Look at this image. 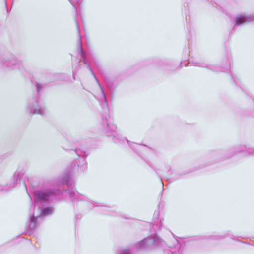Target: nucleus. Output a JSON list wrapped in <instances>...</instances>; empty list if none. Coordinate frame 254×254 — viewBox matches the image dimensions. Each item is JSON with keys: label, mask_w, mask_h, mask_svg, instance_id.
Listing matches in <instances>:
<instances>
[{"label": "nucleus", "mask_w": 254, "mask_h": 254, "mask_svg": "<svg viewBox=\"0 0 254 254\" xmlns=\"http://www.w3.org/2000/svg\"><path fill=\"white\" fill-rule=\"evenodd\" d=\"M99 127L107 137H111L112 140L117 143H121L126 141L129 147L139 157L156 173L157 170L149 161L151 157L157 155L156 150L143 144L131 142L127 139L123 138L117 131L116 126L111 123L109 115H102L99 123Z\"/></svg>", "instance_id": "obj_1"}, {"label": "nucleus", "mask_w": 254, "mask_h": 254, "mask_svg": "<svg viewBox=\"0 0 254 254\" xmlns=\"http://www.w3.org/2000/svg\"><path fill=\"white\" fill-rule=\"evenodd\" d=\"M33 198L35 203L34 207L44 205L46 203H54L57 201L64 199L68 197L72 203L74 209H78V202L80 201H86L88 206L92 204L88 201L86 195L79 193L75 189L69 188L61 191L60 190H54L48 188H42L35 190L33 192Z\"/></svg>", "instance_id": "obj_2"}, {"label": "nucleus", "mask_w": 254, "mask_h": 254, "mask_svg": "<svg viewBox=\"0 0 254 254\" xmlns=\"http://www.w3.org/2000/svg\"><path fill=\"white\" fill-rule=\"evenodd\" d=\"M73 151L77 156V160H73L67 167L64 174L61 178V182L68 186H72L75 184L73 173L77 171L79 167L81 171L84 172L87 169V162L86 160L88 152L85 149L76 147Z\"/></svg>", "instance_id": "obj_3"}, {"label": "nucleus", "mask_w": 254, "mask_h": 254, "mask_svg": "<svg viewBox=\"0 0 254 254\" xmlns=\"http://www.w3.org/2000/svg\"><path fill=\"white\" fill-rule=\"evenodd\" d=\"M166 243L158 235L147 237L135 244L133 246L118 249L116 254H135V249L153 250L164 248Z\"/></svg>", "instance_id": "obj_4"}, {"label": "nucleus", "mask_w": 254, "mask_h": 254, "mask_svg": "<svg viewBox=\"0 0 254 254\" xmlns=\"http://www.w3.org/2000/svg\"><path fill=\"white\" fill-rule=\"evenodd\" d=\"M243 152H246L250 155H254V146H251L249 144L247 145H240L227 150H216L211 153L209 157L211 163H214Z\"/></svg>", "instance_id": "obj_5"}, {"label": "nucleus", "mask_w": 254, "mask_h": 254, "mask_svg": "<svg viewBox=\"0 0 254 254\" xmlns=\"http://www.w3.org/2000/svg\"><path fill=\"white\" fill-rule=\"evenodd\" d=\"M0 68L6 71H18L23 76H26L28 74L22 61L17 55L14 54L1 56Z\"/></svg>", "instance_id": "obj_6"}, {"label": "nucleus", "mask_w": 254, "mask_h": 254, "mask_svg": "<svg viewBox=\"0 0 254 254\" xmlns=\"http://www.w3.org/2000/svg\"><path fill=\"white\" fill-rule=\"evenodd\" d=\"M76 24L77 29V32L79 35V52L80 56L81 58L83 59V61L84 63V64L86 65H87V68L91 72V74L93 76L94 79H95L100 89V93L98 95H95L94 96L95 98L97 99V100L100 103L101 106L103 108L105 109H108V103H107V100L106 98V94L105 92L103 90V87L102 86L101 84H100L99 81L98 80V78L96 76L95 73H94L91 66L88 61V60L86 59V54L85 51H83L82 47V44H81V36L80 34V29H79V23L78 21L76 20Z\"/></svg>", "instance_id": "obj_7"}, {"label": "nucleus", "mask_w": 254, "mask_h": 254, "mask_svg": "<svg viewBox=\"0 0 254 254\" xmlns=\"http://www.w3.org/2000/svg\"><path fill=\"white\" fill-rule=\"evenodd\" d=\"M231 60V55H227L224 60L225 65L222 67H218L216 65L208 64L204 61L196 59L189 61L188 62V64L190 66H195L202 68H206L213 71L225 72L226 71L230 70Z\"/></svg>", "instance_id": "obj_8"}, {"label": "nucleus", "mask_w": 254, "mask_h": 254, "mask_svg": "<svg viewBox=\"0 0 254 254\" xmlns=\"http://www.w3.org/2000/svg\"><path fill=\"white\" fill-rule=\"evenodd\" d=\"M53 203H46L44 205L37 206L36 208L34 207L33 213L30 216L29 222H37L42 217L53 214L55 208Z\"/></svg>", "instance_id": "obj_9"}, {"label": "nucleus", "mask_w": 254, "mask_h": 254, "mask_svg": "<svg viewBox=\"0 0 254 254\" xmlns=\"http://www.w3.org/2000/svg\"><path fill=\"white\" fill-rule=\"evenodd\" d=\"M88 201L91 202L92 204V206H88L86 201H80L78 202V209H74L75 210L78 211L80 209V207L83 206L85 209H90L92 208H95L97 209L96 211L98 212L101 213L102 214L105 215H109L114 216L117 215V212L112 207L105 206V205H99L98 203L92 201L87 196Z\"/></svg>", "instance_id": "obj_10"}, {"label": "nucleus", "mask_w": 254, "mask_h": 254, "mask_svg": "<svg viewBox=\"0 0 254 254\" xmlns=\"http://www.w3.org/2000/svg\"><path fill=\"white\" fill-rule=\"evenodd\" d=\"M27 110L31 114L43 115L46 109L43 101L38 96H33L28 99Z\"/></svg>", "instance_id": "obj_11"}, {"label": "nucleus", "mask_w": 254, "mask_h": 254, "mask_svg": "<svg viewBox=\"0 0 254 254\" xmlns=\"http://www.w3.org/2000/svg\"><path fill=\"white\" fill-rule=\"evenodd\" d=\"M23 177V174L21 171H15L12 177L11 182L9 185L0 184V191H6L10 188L15 187L16 184H20L22 182Z\"/></svg>", "instance_id": "obj_12"}, {"label": "nucleus", "mask_w": 254, "mask_h": 254, "mask_svg": "<svg viewBox=\"0 0 254 254\" xmlns=\"http://www.w3.org/2000/svg\"><path fill=\"white\" fill-rule=\"evenodd\" d=\"M254 21V14H240L235 18V25L240 26L243 24Z\"/></svg>", "instance_id": "obj_13"}, {"label": "nucleus", "mask_w": 254, "mask_h": 254, "mask_svg": "<svg viewBox=\"0 0 254 254\" xmlns=\"http://www.w3.org/2000/svg\"><path fill=\"white\" fill-rule=\"evenodd\" d=\"M242 115L247 117L254 118V101H250L249 107H247L242 112Z\"/></svg>", "instance_id": "obj_14"}, {"label": "nucleus", "mask_w": 254, "mask_h": 254, "mask_svg": "<svg viewBox=\"0 0 254 254\" xmlns=\"http://www.w3.org/2000/svg\"><path fill=\"white\" fill-rule=\"evenodd\" d=\"M231 77L233 82L237 86L239 87L243 91H245L246 93L248 92L247 87L241 82L238 76L231 74Z\"/></svg>", "instance_id": "obj_15"}, {"label": "nucleus", "mask_w": 254, "mask_h": 254, "mask_svg": "<svg viewBox=\"0 0 254 254\" xmlns=\"http://www.w3.org/2000/svg\"><path fill=\"white\" fill-rule=\"evenodd\" d=\"M38 226V223H27L25 231L28 234H33Z\"/></svg>", "instance_id": "obj_16"}, {"label": "nucleus", "mask_w": 254, "mask_h": 254, "mask_svg": "<svg viewBox=\"0 0 254 254\" xmlns=\"http://www.w3.org/2000/svg\"><path fill=\"white\" fill-rule=\"evenodd\" d=\"M175 241L176 244L175 245L173 248H170V251L171 254H180V249L181 247V244L177 239H175Z\"/></svg>", "instance_id": "obj_17"}, {"label": "nucleus", "mask_w": 254, "mask_h": 254, "mask_svg": "<svg viewBox=\"0 0 254 254\" xmlns=\"http://www.w3.org/2000/svg\"><path fill=\"white\" fill-rule=\"evenodd\" d=\"M159 210H156L154 212V219L155 220L154 222H162L163 221H164L163 219H162L161 218L159 219Z\"/></svg>", "instance_id": "obj_18"}, {"label": "nucleus", "mask_w": 254, "mask_h": 254, "mask_svg": "<svg viewBox=\"0 0 254 254\" xmlns=\"http://www.w3.org/2000/svg\"><path fill=\"white\" fill-rule=\"evenodd\" d=\"M70 3L72 4V5L75 9L76 12L77 11L76 8L75 7V3L78 4L80 2V0H68Z\"/></svg>", "instance_id": "obj_19"}, {"label": "nucleus", "mask_w": 254, "mask_h": 254, "mask_svg": "<svg viewBox=\"0 0 254 254\" xmlns=\"http://www.w3.org/2000/svg\"><path fill=\"white\" fill-rule=\"evenodd\" d=\"M105 83H106V85L107 86V87L108 88V89H110V88H111L112 86V84H113V83L112 81H108V80H105Z\"/></svg>", "instance_id": "obj_20"}, {"label": "nucleus", "mask_w": 254, "mask_h": 254, "mask_svg": "<svg viewBox=\"0 0 254 254\" xmlns=\"http://www.w3.org/2000/svg\"><path fill=\"white\" fill-rule=\"evenodd\" d=\"M160 223H152V228L154 229V231H156V229L158 228L159 225Z\"/></svg>", "instance_id": "obj_21"}, {"label": "nucleus", "mask_w": 254, "mask_h": 254, "mask_svg": "<svg viewBox=\"0 0 254 254\" xmlns=\"http://www.w3.org/2000/svg\"><path fill=\"white\" fill-rule=\"evenodd\" d=\"M36 90L37 93H38L42 88V86L39 83H37L36 85Z\"/></svg>", "instance_id": "obj_22"}, {"label": "nucleus", "mask_w": 254, "mask_h": 254, "mask_svg": "<svg viewBox=\"0 0 254 254\" xmlns=\"http://www.w3.org/2000/svg\"><path fill=\"white\" fill-rule=\"evenodd\" d=\"M81 216L80 215H76L75 216L74 221H78L81 220Z\"/></svg>", "instance_id": "obj_23"}, {"label": "nucleus", "mask_w": 254, "mask_h": 254, "mask_svg": "<svg viewBox=\"0 0 254 254\" xmlns=\"http://www.w3.org/2000/svg\"><path fill=\"white\" fill-rule=\"evenodd\" d=\"M24 187L25 188V189L27 190V186L24 183Z\"/></svg>", "instance_id": "obj_24"}, {"label": "nucleus", "mask_w": 254, "mask_h": 254, "mask_svg": "<svg viewBox=\"0 0 254 254\" xmlns=\"http://www.w3.org/2000/svg\"><path fill=\"white\" fill-rule=\"evenodd\" d=\"M182 62H180V65H181V66H183V65H182Z\"/></svg>", "instance_id": "obj_25"}, {"label": "nucleus", "mask_w": 254, "mask_h": 254, "mask_svg": "<svg viewBox=\"0 0 254 254\" xmlns=\"http://www.w3.org/2000/svg\"><path fill=\"white\" fill-rule=\"evenodd\" d=\"M126 219H128V220H132V219H130V218H126Z\"/></svg>", "instance_id": "obj_26"}, {"label": "nucleus", "mask_w": 254, "mask_h": 254, "mask_svg": "<svg viewBox=\"0 0 254 254\" xmlns=\"http://www.w3.org/2000/svg\"><path fill=\"white\" fill-rule=\"evenodd\" d=\"M5 5H7V2L6 1H5Z\"/></svg>", "instance_id": "obj_27"}]
</instances>
